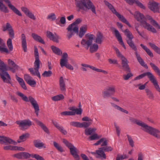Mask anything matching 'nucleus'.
<instances>
[{"label": "nucleus", "mask_w": 160, "mask_h": 160, "mask_svg": "<svg viewBox=\"0 0 160 160\" xmlns=\"http://www.w3.org/2000/svg\"><path fill=\"white\" fill-rule=\"evenodd\" d=\"M123 32L128 38V39L126 40L128 44L132 49L135 51V54L138 61L141 66L144 67L146 68H148V66L147 65L141 58L140 55L138 53L137 48L132 41V39L134 38V37L132 33L128 29L125 30Z\"/></svg>", "instance_id": "1"}, {"label": "nucleus", "mask_w": 160, "mask_h": 160, "mask_svg": "<svg viewBox=\"0 0 160 160\" xmlns=\"http://www.w3.org/2000/svg\"><path fill=\"white\" fill-rule=\"evenodd\" d=\"M94 37V35L88 33L85 35V38L82 39L81 41L82 46L87 49L89 48L90 52L92 53L96 52L99 48L97 43H92Z\"/></svg>", "instance_id": "2"}, {"label": "nucleus", "mask_w": 160, "mask_h": 160, "mask_svg": "<svg viewBox=\"0 0 160 160\" xmlns=\"http://www.w3.org/2000/svg\"><path fill=\"white\" fill-rule=\"evenodd\" d=\"M134 122L141 127V129L151 135L158 139H160V131L156 128L148 126L144 122L138 120H134Z\"/></svg>", "instance_id": "3"}, {"label": "nucleus", "mask_w": 160, "mask_h": 160, "mask_svg": "<svg viewBox=\"0 0 160 160\" xmlns=\"http://www.w3.org/2000/svg\"><path fill=\"white\" fill-rule=\"evenodd\" d=\"M134 18L137 21H139L141 25L144 28L153 33H156L157 31L152 25L147 22L144 16L138 11H136L134 15Z\"/></svg>", "instance_id": "4"}, {"label": "nucleus", "mask_w": 160, "mask_h": 160, "mask_svg": "<svg viewBox=\"0 0 160 160\" xmlns=\"http://www.w3.org/2000/svg\"><path fill=\"white\" fill-rule=\"evenodd\" d=\"M75 0V3L77 7L84 10H90L95 14H97L95 7L90 0Z\"/></svg>", "instance_id": "5"}, {"label": "nucleus", "mask_w": 160, "mask_h": 160, "mask_svg": "<svg viewBox=\"0 0 160 160\" xmlns=\"http://www.w3.org/2000/svg\"><path fill=\"white\" fill-rule=\"evenodd\" d=\"M16 94L21 97L22 99L26 102L29 101L35 109V112L37 116H38L39 115V111L40 110L39 105L37 101L32 96H29L28 98L27 96L22 93L19 92H17Z\"/></svg>", "instance_id": "6"}, {"label": "nucleus", "mask_w": 160, "mask_h": 160, "mask_svg": "<svg viewBox=\"0 0 160 160\" xmlns=\"http://www.w3.org/2000/svg\"><path fill=\"white\" fill-rule=\"evenodd\" d=\"M7 45L9 50L6 47L5 43L3 40L0 38V52L6 53L8 54L9 51H12L13 49V47L12 42V39L10 38L8 39L7 41Z\"/></svg>", "instance_id": "7"}, {"label": "nucleus", "mask_w": 160, "mask_h": 160, "mask_svg": "<svg viewBox=\"0 0 160 160\" xmlns=\"http://www.w3.org/2000/svg\"><path fill=\"white\" fill-rule=\"evenodd\" d=\"M63 142L69 149L70 153L74 159L76 160H79L80 157L78 154V150L77 148L65 139H63Z\"/></svg>", "instance_id": "8"}, {"label": "nucleus", "mask_w": 160, "mask_h": 160, "mask_svg": "<svg viewBox=\"0 0 160 160\" xmlns=\"http://www.w3.org/2000/svg\"><path fill=\"white\" fill-rule=\"evenodd\" d=\"M104 2L105 4L108 7L112 12L115 14L122 22L127 24L129 27H132L131 24L125 17L117 12L112 4L107 1H104Z\"/></svg>", "instance_id": "9"}, {"label": "nucleus", "mask_w": 160, "mask_h": 160, "mask_svg": "<svg viewBox=\"0 0 160 160\" xmlns=\"http://www.w3.org/2000/svg\"><path fill=\"white\" fill-rule=\"evenodd\" d=\"M114 49L117 57L121 60L122 67L125 70L129 72H130V69L128 64V61L127 59L121 53L117 48L114 47Z\"/></svg>", "instance_id": "10"}, {"label": "nucleus", "mask_w": 160, "mask_h": 160, "mask_svg": "<svg viewBox=\"0 0 160 160\" xmlns=\"http://www.w3.org/2000/svg\"><path fill=\"white\" fill-rule=\"evenodd\" d=\"M40 62L39 59H35L34 63V68H31L29 69V71L32 75L37 76L39 78H41L40 74L39 71Z\"/></svg>", "instance_id": "11"}, {"label": "nucleus", "mask_w": 160, "mask_h": 160, "mask_svg": "<svg viewBox=\"0 0 160 160\" xmlns=\"http://www.w3.org/2000/svg\"><path fill=\"white\" fill-rule=\"evenodd\" d=\"M16 123L22 130L27 129L32 125V122L29 119L17 121Z\"/></svg>", "instance_id": "12"}, {"label": "nucleus", "mask_w": 160, "mask_h": 160, "mask_svg": "<svg viewBox=\"0 0 160 160\" xmlns=\"http://www.w3.org/2000/svg\"><path fill=\"white\" fill-rule=\"evenodd\" d=\"M116 92L115 87L113 85L107 86L102 92L103 98H104L109 97L111 95H113Z\"/></svg>", "instance_id": "13"}, {"label": "nucleus", "mask_w": 160, "mask_h": 160, "mask_svg": "<svg viewBox=\"0 0 160 160\" xmlns=\"http://www.w3.org/2000/svg\"><path fill=\"white\" fill-rule=\"evenodd\" d=\"M111 29L113 33H114L115 36L118 39V41L120 44L124 48L126 49V48L123 41L122 36L118 31L117 29L113 27H111Z\"/></svg>", "instance_id": "14"}, {"label": "nucleus", "mask_w": 160, "mask_h": 160, "mask_svg": "<svg viewBox=\"0 0 160 160\" xmlns=\"http://www.w3.org/2000/svg\"><path fill=\"white\" fill-rule=\"evenodd\" d=\"M22 159H27L31 157L32 158H35L37 160H45L42 157L38 154H30L28 152H22Z\"/></svg>", "instance_id": "15"}, {"label": "nucleus", "mask_w": 160, "mask_h": 160, "mask_svg": "<svg viewBox=\"0 0 160 160\" xmlns=\"http://www.w3.org/2000/svg\"><path fill=\"white\" fill-rule=\"evenodd\" d=\"M159 3L154 1L149 2L148 4L149 8L154 13L159 12Z\"/></svg>", "instance_id": "16"}, {"label": "nucleus", "mask_w": 160, "mask_h": 160, "mask_svg": "<svg viewBox=\"0 0 160 160\" xmlns=\"http://www.w3.org/2000/svg\"><path fill=\"white\" fill-rule=\"evenodd\" d=\"M24 77L25 81L30 86L33 87L35 86L36 84V82L30 76L26 74L24 75Z\"/></svg>", "instance_id": "17"}, {"label": "nucleus", "mask_w": 160, "mask_h": 160, "mask_svg": "<svg viewBox=\"0 0 160 160\" xmlns=\"http://www.w3.org/2000/svg\"><path fill=\"white\" fill-rule=\"evenodd\" d=\"M47 36L50 40L57 43L59 42V39H60L59 36L56 33L53 34L50 31H48L47 32Z\"/></svg>", "instance_id": "18"}, {"label": "nucleus", "mask_w": 160, "mask_h": 160, "mask_svg": "<svg viewBox=\"0 0 160 160\" xmlns=\"http://www.w3.org/2000/svg\"><path fill=\"white\" fill-rule=\"evenodd\" d=\"M0 138H2V141L1 142L2 144H13L16 145L17 142L12 139H11L4 136H0Z\"/></svg>", "instance_id": "19"}, {"label": "nucleus", "mask_w": 160, "mask_h": 160, "mask_svg": "<svg viewBox=\"0 0 160 160\" xmlns=\"http://www.w3.org/2000/svg\"><path fill=\"white\" fill-rule=\"evenodd\" d=\"M96 154L97 155L96 156L97 158H100L102 160L106 158L107 157L103 150V148H100L98 150H97Z\"/></svg>", "instance_id": "20"}, {"label": "nucleus", "mask_w": 160, "mask_h": 160, "mask_svg": "<svg viewBox=\"0 0 160 160\" xmlns=\"http://www.w3.org/2000/svg\"><path fill=\"white\" fill-rule=\"evenodd\" d=\"M21 42L22 48L24 52H26L27 51V45L26 42V37L24 34L21 35Z\"/></svg>", "instance_id": "21"}, {"label": "nucleus", "mask_w": 160, "mask_h": 160, "mask_svg": "<svg viewBox=\"0 0 160 160\" xmlns=\"http://www.w3.org/2000/svg\"><path fill=\"white\" fill-rule=\"evenodd\" d=\"M95 42L98 44H101L103 40V36L102 33L99 32L94 39Z\"/></svg>", "instance_id": "22"}, {"label": "nucleus", "mask_w": 160, "mask_h": 160, "mask_svg": "<svg viewBox=\"0 0 160 160\" xmlns=\"http://www.w3.org/2000/svg\"><path fill=\"white\" fill-rule=\"evenodd\" d=\"M150 80L153 83L154 88L156 91L160 92V87L155 77L153 75Z\"/></svg>", "instance_id": "23"}, {"label": "nucleus", "mask_w": 160, "mask_h": 160, "mask_svg": "<svg viewBox=\"0 0 160 160\" xmlns=\"http://www.w3.org/2000/svg\"><path fill=\"white\" fill-rule=\"evenodd\" d=\"M153 75V74L150 72H145L142 74H141L138 75L136 77H135L134 78V80H137L143 78L146 76H148V78L149 79V80H150V78H151Z\"/></svg>", "instance_id": "24"}, {"label": "nucleus", "mask_w": 160, "mask_h": 160, "mask_svg": "<svg viewBox=\"0 0 160 160\" xmlns=\"http://www.w3.org/2000/svg\"><path fill=\"white\" fill-rule=\"evenodd\" d=\"M67 29L68 30L67 37L68 39H70L74 35V33L73 32L77 33V31L74 30L73 28L69 25L68 26Z\"/></svg>", "instance_id": "25"}, {"label": "nucleus", "mask_w": 160, "mask_h": 160, "mask_svg": "<svg viewBox=\"0 0 160 160\" xmlns=\"http://www.w3.org/2000/svg\"><path fill=\"white\" fill-rule=\"evenodd\" d=\"M88 29V26L86 25H84L82 26L79 29L78 35L79 37L82 38L86 33Z\"/></svg>", "instance_id": "26"}, {"label": "nucleus", "mask_w": 160, "mask_h": 160, "mask_svg": "<svg viewBox=\"0 0 160 160\" xmlns=\"http://www.w3.org/2000/svg\"><path fill=\"white\" fill-rule=\"evenodd\" d=\"M82 21V20L80 18H78L75 21L72 23L69 26L73 28L74 30L77 31V33L78 32V24L80 23Z\"/></svg>", "instance_id": "27"}, {"label": "nucleus", "mask_w": 160, "mask_h": 160, "mask_svg": "<svg viewBox=\"0 0 160 160\" xmlns=\"http://www.w3.org/2000/svg\"><path fill=\"white\" fill-rule=\"evenodd\" d=\"M33 143L35 146L39 149H41L42 148H46L45 144L40 140L38 139L34 140Z\"/></svg>", "instance_id": "28"}, {"label": "nucleus", "mask_w": 160, "mask_h": 160, "mask_svg": "<svg viewBox=\"0 0 160 160\" xmlns=\"http://www.w3.org/2000/svg\"><path fill=\"white\" fill-rule=\"evenodd\" d=\"M146 19L150 21L151 23L156 28L158 29H160V26L155 20L150 16L148 15L146 16Z\"/></svg>", "instance_id": "29"}, {"label": "nucleus", "mask_w": 160, "mask_h": 160, "mask_svg": "<svg viewBox=\"0 0 160 160\" xmlns=\"http://www.w3.org/2000/svg\"><path fill=\"white\" fill-rule=\"evenodd\" d=\"M59 82L60 90L62 92H65L66 91V85L62 77H60Z\"/></svg>", "instance_id": "30"}, {"label": "nucleus", "mask_w": 160, "mask_h": 160, "mask_svg": "<svg viewBox=\"0 0 160 160\" xmlns=\"http://www.w3.org/2000/svg\"><path fill=\"white\" fill-rule=\"evenodd\" d=\"M32 36L35 40L43 44L45 43L44 41L41 36L34 33L32 34Z\"/></svg>", "instance_id": "31"}, {"label": "nucleus", "mask_w": 160, "mask_h": 160, "mask_svg": "<svg viewBox=\"0 0 160 160\" xmlns=\"http://www.w3.org/2000/svg\"><path fill=\"white\" fill-rule=\"evenodd\" d=\"M16 78L18 82L22 88L24 90H27V87L26 86L25 82L23 79L18 77L17 75H16Z\"/></svg>", "instance_id": "32"}, {"label": "nucleus", "mask_w": 160, "mask_h": 160, "mask_svg": "<svg viewBox=\"0 0 160 160\" xmlns=\"http://www.w3.org/2000/svg\"><path fill=\"white\" fill-rule=\"evenodd\" d=\"M69 109L71 111V112H72L75 113V115L76 114L81 115L82 111V108H76L74 107H70Z\"/></svg>", "instance_id": "33"}, {"label": "nucleus", "mask_w": 160, "mask_h": 160, "mask_svg": "<svg viewBox=\"0 0 160 160\" xmlns=\"http://www.w3.org/2000/svg\"><path fill=\"white\" fill-rule=\"evenodd\" d=\"M111 104L112 107H113L117 110L126 114H128V112L127 110L124 109L120 106L112 102L111 103Z\"/></svg>", "instance_id": "34"}, {"label": "nucleus", "mask_w": 160, "mask_h": 160, "mask_svg": "<svg viewBox=\"0 0 160 160\" xmlns=\"http://www.w3.org/2000/svg\"><path fill=\"white\" fill-rule=\"evenodd\" d=\"M30 134L28 133H26L23 134L20 136L19 139L18 140V143H20L25 141L29 137Z\"/></svg>", "instance_id": "35"}, {"label": "nucleus", "mask_w": 160, "mask_h": 160, "mask_svg": "<svg viewBox=\"0 0 160 160\" xmlns=\"http://www.w3.org/2000/svg\"><path fill=\"white\" fill-rule=\"evenodd\" d=\"M36 122L37 124L39 125L44 132L48 133H49V132L48 128L42 122L38 120H36Z\"/></svg>", "instance_id": "36"}, {"label": "nucleus", "mask_w": 160, "mask_h": 160, "mask_svg": "<svg viewBox=\"0 0 160 160\" xmlns=\"http://www.w3.org/2000/svg\"><path fill=\"white\" fill-rule=\"evenodd\" d=\"M51 48L54 53L59 56L62 55V51L59 48L55 46H51Z\"/></svg>", "instance_id": "37"}, {"label": "nucleus", "mask_w": 160, "mask_h": 160, "mask_svg": "<svg viewBox=\"0 0 160 160\" xmlns=\"http://www.w3.org/2000/svg\"><path fill=\"white\" fill-rule=\"evenodd\" d=\"M96 130V128H89L85 129V133L87 135H91L95 133Z\"/></svg>", "instance_id": "38"}, {"label": "nucleus", "mask_w": 160, "mask_h": 160, "mask_svg": "<svg viewBox=\"0 0 160 160\" xmlns=\"http://www.w3.org/2000/svg\"><path fill=\"white\" fill-rule=\"evenodd\" d=\"M142 48L148 54L149 56L151 57H153V55L151 52V51L148 48L147 46L144 45L142 44H140Z\"/></svg>", "instance_id": "39"}, {"label": "nucleus", "mask_w": 160, "mask_h": 160, "mask_svg": "<svg viewBox=\"0 0 160 160\" xmlns=\"http://www.w3.org/2000/svg\"><path fill=\"white\" fill-rule=\"evenodd\" d=\"M64 98V96L62 94L58 95L52 98V100L54 101L62 100Z\"/></svg>", "instance_id": "40"}, {"label": "nucleus", "mask_w": 160, "mask_h": 160, "mask_svg": "<svg viewBox=\"0 0 160 160\" xmlns=\"http://www.w3.org/2000/svg\"><path fill=\"white\" fill-rule=\"evenodd\" d=\"M145 91L148 98L150 99L153 100L154 97L152 91L148 88L145 89Z\"/></svg>", "instance_id": "41"}, {"label": "nucleus", "mask_w": 160, "mask_h": 160, "mask_svg": "<svg viewBox=\"0 0 160 160\" xmlns=\"http://www.w3.org/2000/svg\"><path fill=\"white\" fill-rule=\"evenodd\" d=\"M0 10L5 13H8L9 12L8 8L1 1H0Z\"/></svg>", "instance_id": "42"}, {"label": "nucleus", "mask_w": 160, "mask_h": 160, "mask_svg": "<svg viewBox=\"0 0 160 160\" xmlns=\"http://www.w3.org/2000/svg\"><path fill=\"white\" fill-rule=\"evenodd\" d=\"M66 22V19L65 17H61L60 19V21H58L56 20V23L58 25H59L61 27L62 26V25H60V23L62 24H65Z\"/></svg>", "instance_id": "43"}, {"label": "nucleus", "mask_w": 160, "mask_h": 160, "mask_svg": "<svg viewBox=\"0 0 160 160\" xmlns=\"http://www.w3.org/2000/svg\"><path fill=\"white\" fill-rule=\"evenodd\" d=\"M53 145L54 147L59 151L61 152H62L63 151V149L62 147L58 143L55 141L53 142Z\"/></svg>", "instance_id": "44"}, {"label": "nucleus", "mask_w": 160, "mask_h": 160, "mask_svg": "<svg viewBox=\"0 0 160 160\" xmlns=\"http://www.w3.org/2000/svg\"><path fill=\"white\" fill-rule=\"evenodd\" d=\"M47 19L53 21L56 20V17L55 13H52L48 15Z\"/></svg>", "instance_id": "45"}, {"label": "nucleus", "mask_w": 160, "mask_h": 160, "mask_svg": "<svg viewBox=\"0 0 160 160\" xmlns=\"http://www.w3.org/2000/svg\"><path fill=\"white\" fill-rule=\"evenodd\" d=\"M70 124L73 127L81 128V123L79 122L72 121L70 122Z\"/></svg>", "instance_id": "46"}, {"label": "nucleus", "mask_w": 160, "mask_h": 160, "mask_svg": "<svg viewBox=\"0 0 160 160\" xmlns=\"http://www.w3.org/2000/svg\"><path fill=\"white\" fill-rule=\"evenodd\" d=\"M12 28V27L10 24L9 23L7 22L6 23V26H3V31L5 32L7 30L9 31Z\"/></svg>", "instance_id": "47"}, {"label": "nucleus", "mask_w": 160, "mask_h": 160, "mask_svg": "<svg viewBox=\"0 0 160 160\" xmlns=\"http://www.w3.org/2000/svg\"><path fill=\"white\" fill-rule=\"evenodd\" d=\"M129 145L132 147H133L134 146V142L132 138L129 135L127 134V135Z\"/></svg>", "instance_id": "48"}, {"label": "nucleus", "mask_w": 160, "mask_h": 160, "mask_svg": "<svg viewBox=\"0 0 160 160\" xmlns=\"http://www.w3.org/2000/svg\"><path fill=\"white\" fill-rule=\"evenodd\" d=\"M92 122H83L82 123H81V128L84 127L85 128H86L88 127L92 124Z\"/></svg>", "instance_id": "49"}, {"label": "nucleus", "mask_w": 160, "mask_h": 160, "mask_svg": "<svg viewBox=\"0 0 160 160\" xmlns=\"http://www.w3.org/2000/svg\"><path fill=\"white\" fill-rule=\"evenodd\" d=\"M62 116H74L75 115V113L71 111H64L60 113Z\"/></svg>", "instance_id": "50"}, {"label": "nucleus", "mask_w": 160, "mask_h": 160, "mask_svg": "<svg viewBox=\"0 0 160 160\" xmlns=\"http://www.w3.org/2000/svg\"><path fill=\"white\" fill-rule=\"evenodd\" d=\"M101 137L98 136L97 134L94 133L89 138L90 140H93L99 139Z\"/></svg>", "instance_id": "51"}, {"label": "nucleus", "mask_w": 160, "mask_h": 160, "mask_svg": "<svg viewBox=\"0 0 160 160\" xmlns=\"http://www.w3.org/2000/svg\"><path fill=\"white\" fill-rule=\"evenodd\" d=\"M52 74V72L50 70L48 71H45L42 74V75L45 77H50Z\"/></svg>", "instance_id": "52"}, {"label": "nucleus", "mask_w": 160, "mask_h": 160, "mask_svg": "<svg viewBox=\"0 0 160 160\" xmlns=\"http://www.w3.org/2000/svg\"><path fill=\"white\" fill-rule=\"evenodd\" d=\"M0 69H8V67L3 61L0 59Z\"/></svg>", "instance_id": "53"}, {"label": "nucleus", "mask_w": 160, "mask_h": 160, "mask_svg": "<svg viewBox=\"0 0 160 160\" xmlns=\"http://www.w3.org/2000/svg\"><path fill=\"white\" fill-rule=\"evenodd\" d=\"M68 59H61L60 62V64L61 67L62 68L64 66H66L67 64Z\"/></svg>", "instance_id": "54"}, {"label": "nucleus", "mask_w": 160, "mask_h": 160, "mask_svg": "<svg viewBox=\"0 0 160 160\" xmlns=\"http://www.w3.org/2000/svg\"><path fill=\"white\" fill-rule=\"evenodd\" d=\"M34 53L35 59H39L38 50L36 46H34Z\"/></svg>", "instance_id": "55"}, {"label": "nucleus", "mask_w": 160, "mask_h": 160, "mask_svg": "<svg viewBox=\"0 0 160 160\" xmlns=\"http://www.w3.org/2000/svg\"><path fill=\"white\" fill-rule=\"evenodd\" d=\"M133 74L131 73H129L127 74H124L123 75V78L124 80H128L131 77L133 76Z\"/></svg>", "instance_id": "56"}, {"label": "nucleus", "mask_w": 160, "mask_h": 160, "mask_svg": "<svg viewBox=\"0 0 160 160\" xmlns=\"http://www.w3.org/2000/svg\"><path fill=\"white\" fill-rule=\"evenodd\" d=\"M149 45L153 50L156 52L159 49V48L157 46L154 44L152 43L151 42H149L148 43Z\"/></svg>", "instance_id": "57"}, {"label": "nucleus", "mask_w": 160, "mask_h": 160, "mask_svg": "<svg viewBox=\"0 0 160 160\" xmlns=\"http://www.w3.org/2000/svg\"><path fill=\"white\" fill-rule=\"evenodd\" d=\"M148 82L145 83L144 84L142 85L141 84H139L136 86V87L138 86V89L140 90H144Z\"/></svg>", "instance_id": "58"}, {"label": "nucleus", "mask_w": 160, "mask_h": 160, "mask_svg": "<svg viewBox=\"0 0 160 160\" xmlns=\"http://www.w3.org/2000/svg\"><path fill=\"white\" fill-rule=\"evenodd\" d=\"M14 146L8 145L4 146L3 147L4 149L5 150H14Z\"/></svg>", "instance_id": "59"}, {"label": "nucleus", "mask_w": 160, "mask_h": 160, "mask_svg": "<svg viewBox=\"0 0 160 160\" xmlns=\"http://www.w3.org/2000/svg\"><path fill=\"white\" fill-rule=\"evenodd\" d=\"M31 19L35 20L36 19L34 15L30 11L26 15Z\"/></svg>", "instance_id": "60"}, {"label": "nucleus", "mask_w": 160, "mask_h": 160, "mask_svg": "<svg viewBox=\"0 0 160 160\" xmlns=\"http://www.w3.org/2000/svg\"><path fill=\"white\" fill-rule=\"evenodd\" d=\"M114 125L116 129L118 137L120 136V129L119 126H118L115 123H114Z\"/></svg>", "instance_id": "61"}, {"label": "nucleus", "mask_w": 160, "mask_h": 160, "mask_svg": "<svg viewBox=\"0 0 160 160\" xmlns=\"http://www.w3.org/2000/svg\"><path fill=\"white\" fill-rule=\"evenodd\" d=\"M102 148H103V150L104 152H108L112 151L113 150V148L111 146H106Z\"/></svg>", "instance_id": "62"}, {"label": "nucleus", "mask_w": 160, "mask_h": 160, "mask_svg": "<svg viewBox=\"0 0 160 160\" xmlns=\"http://www.w3.org/2000/svg\"><path fill=\"white\" fill-rule=\"evenodd\" d=\"M135 3L140 8L143 9H145L146 8L145 7L141 2L139 1H136Z\"/></svg>", "instance_id": "63"}, {"label": "nucleus", "mask_w": 160, "mask_h": 160, "mask_svg": "<svg viewBox=\"0 0 160 160\" xmlns=\"http://www.w3.org/2000/svg\"><path fill=\"white\" fill-rule=\"evenodd\" d=\"M21 10L26 15L30 11V10L26 7H22L21 8Z\"/></svg>", "instance_id": "64"}]
</instances>
